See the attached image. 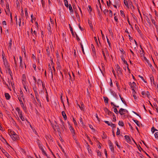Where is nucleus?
Listing matches in <instances>:
<instances>
[{
	"label": "nucleus",
	"instance_id": "f257e3e1",
	"mask_svg": "<svg viewBox=\"0 0 158 158\" xmlns=\"http://www.w3.org/2000/svg\"><path fill=\"white\" fill-rule=\"evenodd\" d=\"M9 134L13 141H15L18 140L19 139L18 135L13 131H9Z\"/></svg>",
	"mask_w": 158,
	"mask_h": 158
},
{
	"label": "nucleus",
	"instance_id": "f03ea898",
	"mask_svg": "<svg viewBox=\"0 0 158 158\" xmlns=\"http://www.w3.org/2000/svg\"><path fill=\"white\" fill-rule=\"evenodd\" d=\"M15 110L17 112L20 118L21 119V120L22 121H24L25 119L23 117L22 111L21 110L19 109L18 107H17L15 108Z\"/></svg>",
	"mask_w": 158,
	"mask_h": 158
},
{
	"label": "nucleus",
	"instance_id": "7ed1b4c3",
	"mask_svg": "<svg viewBox=\"0 0 158 158\" xmlns=\"http://www.w3.org/2000/svg\"><path fill=\"white\" fill-rule=\"evenodd\" d=\"M38 145L39 148L41 150L43 154L47 156V155L45 151V147L42 144L40 143L39 142L38 143Z\"/></svg>",
	"mask_w": 158,
	"mask_h": 158
},
{
	"label": "nucleus",
	"instance_id": "20e7f679",
	"mask_svg": "<svg viewBox=\"0 0 158 158\" xmlns=\"http://www.w3.org/2000/svg\"><path fill=\"white\" fill-rule=\"evenodd\" d=\"M64 2L65 6L67 8L69 7V10H70V12H72L73 9L71 5L70 4H68V1L67 0H64Z\"/></svg>",
	"mask_w": 158,
	"mask_h": 158
},
{
	"label": "nucleus",
	"instance_id": "39448f33",
	"mask_svg": "<svg viewBox=\"0 0 158 158\" xmlns=\"http://www.w3.org/2000/svg\"><path fill=\"white\" fill-rule=\"evenodd\" d=\"M130 85L133 91V92H135V90L137 88L136 83L134 82H133L130 84Z\"/></svg>",
	"mask_w": 158,
	"mask_h": 158
},
{
	"label": "nucleus",
	"instance_id": "423d86ee",
	"mask_svg": "<svg viewBox=\"0 0 158 158\" xmlns=\"http://www.w3.org/2000/svg\"><path fill=\"white\" fill-rule=\"evenodd\" d=\"M6 14L8 15H9L11 17V13L10 11L9 5L8 3L6 4V9L5 10Z\"/></svg>",
	"mask_w": 158,
	"mask_h": 158
},
{
	"label": "nucleus",
	"instance_id": "0eeeda50",
	"mask_svg": "<svg viewBox=\"0 0 158 158\" xmlns=\"http://www.w3.org/2000/svg\"><path fill=\"white\" fill-rule=\"evenodd\" d=\"M2 56L4 65L5 66V67H7L8 66V63L6 58L4 57V56L3 54L2 55Z\"/></svg>",
	"mask_w": 158,
	"mask_h": 158
},
{
	"label": "nucleus",
	"instance_id": "6e6552de",
	"mask_svg": "<svg viewBox=\"0 0 158 158\" xmlns=\"http://www.w3.org/2000/svg\"><path fill=\"white\" fill-rule=\"evenodd\" d=\"M126 141L129 143H132V141L130 137L128 135H126L124 136Z\"/></svg>",
	"mask_w": 158,
	"mask_h": 158
},
{
	"label": "nucleus",
	"instance_id": "1a4fd4ad",
	"mask_svg": "<svg viewBox=\"0 0 158 158\" xmlns=\"http://www.w3.org/2000/svg\"><path fill=\"white\" fill-rule=\"evenodd\" d=\"M127 110L123 108H121L119 110V113L121 115H123L126 113Z\"/></svg>",
	"mask_w": 158,
	"mask_h": 158
},
{
	"label": "nucleus",
	"instance_id": "9d476101",
	"mask_svg": "<svg viewBox=\"0 0 158 158\" xmlns=\"http://www.w3.org/2000/svg\"><path fill=\"white\" fill-rule=\"evenodd\" d=\"M124 3L127 7L128 8H129V5L131 3V1L130 0H128L127 1V0H124Z\"/></svg>",
	"mask_w": 158,
	"mask_h": 158
},
{
	"label": "nucleus",
	"instance_id": "9b49d317",
	"mask_svg": "<svg viewBox=\"0 0 158 158\" xmlns=\"http://www.w3.org/2000/svg\"><path fill=\"white\" fill-rule=\"evenodd\" d=\"M68 123L69 124V128L71 131V132L72 133V134H75V132H74V130L73 128V127L70 125V123L69 122H68Z\"/></svg>",
	"mask_w": 158,
	"mask_h": 158
},
{
	"label": "nucleus",
	"instance_id": "f8f14e48",
	"mask_svg": "<svg viewBox=\"0 0 158 158\" xmlns=\"http://www.w3.org/2000/svg\"><path fill=\"white\" fill-rule=\"evenodd\" d=\"M104 122L105 123L107 124L109 126H110L111 127H115V125L114 124H113L111 122H109L107 121H105Z\"/></svg>",
	"mask_w": 158,
	"mask_h": 158
},
{
	"label": "nucleus",
	"instance_id": "ddd939ff",
	"mask_svg": "<svg viewBox=\"0 0 158 158\" xmlns=\"http://www.w3.org/2000/svg\"><path fill=\"white\" fill-rule=\"evenodd\" d=\"M121 58L122 59V61L123 62V63L124 64H125L127 65V69L129 70V69L128 66V64L126 61L124 59V58H123V56H121Z\"/></svg>",
	"mask_w": 158,
	"mask_h": 158
},
{
	"label": "nucleus",
	"instance_id": "4468645a",
	"mask_svg": "<svg viewBox=\"0 0 158 158\" xmlns=\"http://www.w3.org/2000/svg\"><path fill=\"white\" fill-rule=\"evenodd\" d=\"M19 59L20 61V67L22 69H23V64H22L23 59L21 56H19Z\"/></svg>",
	"mask_w": 158,
	"mask_h": 158
},
{
	"label": "nucleus",
	"instance_id": "2eb2a0df",
	"mask_svg": "<svg viewBox=\"0 0 158 158\" xmlns=\"http://www.w3.org/2000/svg\"><path fill=\"white\" fill-rule=\"evenodd\" d=\"M109 144L110 148L111 151L113 152H114V148L113 146L112 143L110 142L109 143Z\"/></svg>",
	"mask_w": 158,
	"mask_h": 158
},
{
	"label": "nucleus",
	"instance_id": "dca6fc26",
	"mask_svg": "<svg viewBox=\"0 0 158 158\" xmlns=\"http://www.w3.org/2000/svg\"><path fill=\"white\" fill-rule=\"evenodd\" d=\"M95 117L94 118V119L97 123H99V118L98 117V115L97 114H95L94 115Z\"/></svg>",
	"mask_w": 158,
	"mask_h": 158
},
{
	"label": "nucleus",
	"instance_id": "f3484780",
	"mask_svg": "<svg viewBox=\"0 0 158 158\" xmlns=\"http://www.w3.org/2000/svg\"><path fill=\"white\" fill-rule=\"evenodd\" d=\"M136 92H133L132 94H133V96L134 97V99L135 101H137L138 100L137 97L135 95Z\"/></svg>",
	"mask_w": 158,
	"mask_h": 158
},
{
	"label": "nucleus",
	"instance_id": "a211bd4d",
	"mask_svg": "<svg viewBox=\"0 0 158 158\" xmlns=\"http://www.w3.org/2000/svg\"><path fill=\"white\" fill-rule=\"evenodd\" d=\"M116 70L117 71V72H118L119 73H121V68L118 65H117L116 66Z\"/></svg>",
	"mask_w": 158,
	"mask_h": 158
},
{
	"label": "nucleus",
	"instance_id": "6ab92c4d",
	"mask_svg": "<svg viewBox=\"0 0 158 158\" xmlns=\"http://www.w3.org/2000/svg\"><path fill=\"white\" fill-rule=\"evenodd\" d=\"M150 80H151V84H152V83L153 82V84L155 85V83L154 82V78H153V76H151L150 77Z\"/></svg>",
	"mask_w": 158,
	"mask_h": 158
},
{
	"label": "nucleus",
	"instance_id": "aec40b11",
	"mask_svg": "<svg viewBox=\"0 0 158 158\" xmlns=\"http://www.w3.org/2000/svg\"><path fill=\"white\" fill-rule=\"evenodd\" d=\"M62 114L64 119L66 120L67 119V116L65 113L64 111H62Z\"/></svg>",
	"mask_w": 158,
	"mask_h": 158
},
{
	"label": "nucleus",
	"instance_id": "412c9836",
	"mask_svg": "<svg viewBox=\"0 0 158 158\" xmlns=\"http://www.w3.org/2000/svg\"><path fill=\"white\" fill-rule=\"evenodd\" d=\"M12 44V41L11 39L10 40V41L8 43V48L9 49H10L11 48V47Z\"/></svg>",
	"mask_w": 158,
	"mask_h": 158
},
{
	"label": "nucleus",
	"instance_id": "4be33fe9",
	"mask_svg": "<svg viewBox=\"0 0 158 158\" xmlns=\"http://www.w3.org/2000/svg\"><path fill=\"white\" fill-rule=\"evenodd\" d=\"M5 97L7 99H9L10 98V96L8 93H6L5 94Z\"/></svg>",
	"mask_w": 158,
	"mask_h": 158
},
{
	"label": "nucleus",
	"instance_id": "5701e85b",
	"mask_svg": "<svg viewBox=\"0 0 158 158\" xmlns=\"http://www.w3.org/2000/svg\"><path fill=\"white\" fill-rule=\"evenodd\" d=\"M133 120L134 121V122L136 124V125L138 126H139V127L140 126V125L139 123L138 120H134V119H133Z\"/></svg>",
	"mask_w": 158,
	"mask_h": 158
},
{
	"label": "nucleus",
	"instance_id": "b1692460",
	"mask_svg": "<svg viewBox=\"0 0 158 158\" xmlns=\"http://www.w3.org/2000/svg\"><path fill=\"white\" fill-rule=\"evenodd\" d=\"M2 151L6 156H8V153L5 150L3 149L2 150Z\"/></svg>",
	"mask_w": 158,
	"mask_h": 158
},
{
	"label": "nucleus",
	"instance_id": "393cba45",
	"mask_svg": "<svg viewBox=\"0 0 158 158\" xmlns=\"http://www.w3.org/2000/svg\"><path fill=\"white\" fill-rule=\"evenodd\" d=\"M154 135L155 139L158 140V132L155 133Z\"/></svg>",
	"mask_w": 158,
	"mask_h": 158
},
{
	"label": "nucleus",
	"instance_id": "a878e982",
	"mask_svg": "<svg viewBox=\"0 0 158 158\" xmlns=\"http://www.w3.org/2000/svg\"><path fill=\"white\" fill-rule=\"evenodd\" d=\"M118 125L121 126H124V123L123 121H119L118 123Z\"/></svg>",
	"mask_w": 158,
	"mask_h": 158
},
{
	"label": "nucleus",
	"instance_id": "bb28decb",
	"mask_svg": "<svg viewBox=\"0 0 158 158\" xmlns=\"http://www.w3.org/2000/svg\"><path fill=\"white\" fill-rule=\"evenodd\" d=\"M20 19H19V21L18 22H17V19H16V25L17 26V25H19V27L21 26V21H20Z\"/></svg>",
	"mask_w": 158,
	"mask_h": 158
},
{
	"label": "nucleus",
	"instance_id": "cd10ccee",
	"mask_svg": "<svg viewBox=\"0 0 158 158\" xmlns=\"http://www.w3.org/2000/svg\"><path fill=\"white\" fill-rule=\"evenodd\" d=\"M37 83L38 84V86H41V84L42 83V82L41 80L39 79L37 80Z\"/></svg>",
	"mask_w": 158,
	"mask_h": 158
},
{
	"label": "nucleus",
	"instance_id": "c85d7f7f",
	"mask_svg": "<svg viewBox=\"0 0 158 158\" xmlns=\"http://www.w3.org/2000/svg\"><path fill=\"white\" fill-rule=\"evenodd\" d=\"M25 16L26 17V18H27L28 16V13L27 11V8H25Z\"/></svg>",
	"mask_w": 158,
	"mask_h": 158
},
{
	"label": "nucleus",
	"instance_id": "c756f323",
	"mask_svg": "<svg viewBox=\"0 0 158 158\" xmlns=\"http://www.w3.org/2000/svg\"><path fill=\"white\" fill-rule=\"evenodd\" d=\"M104 99L105 102L106 103H108V98H107L104 97Z\"/></svg>",
	"mask_w": 158,
	"mask_h": 158
},
{
	"label": "nucleus",
	"instance_id": "7c9ffc66",
	"mask_svg": "<svg viewBox=\"0 0 158 158\" xmlns=\"http://www.w3.org/2000/svg\"><path fill=\"white\" fill-rule=\"evenodd\" d=\"M156 131H157V130L155 129L153 127L151 129V131L152 133H154Z\"/></svg>",
	"mask_w": 158,
	"mask_h": 158
},
{
	"label": "nucleus",
	"instance_id": "2f4dec72",
	"mask_svg": "<svg viewBox=\"0 0 158 158\" xmlns=\"http://www.w3.org/2000/svg\"><path fill=\"white\" fill-rule=\"evenodd\" d=\"M116 134L117 135H119L120 134V131L118 128L117 129V131Z\"/></svg>",
	"mask_w": 158,
	"mask_h": 158
},
{
	"label": "nucleus",
	"instance_id": "473e14b6",
	"mask_svg": "<svg viewBox=\"0 0 158 158\" xmlns=\"http://www.w3.org/2000/svg\"><path fill=\"white\" fill-rule=\"evenodd\" d=\"M20 105H21V107L23 108V110H25L26 109V108L24 106L23 103V102L21 103Z\"/></svg>",
	"mask_w": 158,
	"mask_h": 158
},
{
	"label": "nucleus",
	"instance_id": "72a5a7b5",
	"mask_svg": "<svg viewBox=\"0 0 158 158\" xmlns=\"http://www.w3.org/2000/svg\"><path fill=\"white\" fill-rule=\"evenodd\" d=\"M114 112L115 114H118V113H119L117 109L116 108L114 109Z\"/></svg>",
	"mask_w": 158,
	"mask_h": 158
},
{
	"label": "nucleus",
	"instance_id": "f704fd0d",
	"mask_svg": "<svg viewBox=\"0 0 158 158\" xmlns=\"http://www.w3.org/2000/svg\"><path fill=\"white\" fill-rule=\"evenodd\" d=\"M50 23H50L51 24V26H53V25H54V24L51 19L50 18Z\"/></svg>",
	"mask_w": 158,
	"mask_h": 158
},
{
	"label": "nucleus",
	"instance_id": "c9c22d12",
	"mask_svg": "<svg viewBox=\"0 0 158 158\" xmlns=\"http://www.w3.org/2000/svg\"><path fill=\"white\" fill-rule=\"evenodd\" d=\"M20 96L21 97L23 98V99L24 100V97L23 96V92L21 91H20Z\"/></svg>",
	"mask_w": 158,
	"mask_h": 158
},
{
	"label": "nucleus",
	"instance_id": "e433bc0d",
	"mask_svg": "<svg viewBox=\"0 0 158 158\" xmlns=\"http://www.w3.org/2000/svg\"><path fill=\"white\" fill-rule=\"evenodd\" d=\"M33 34H32L33 36H36L37 32L35 31H34L33 32Z\"/></svg>",
	"mask_w": 158,
	"mask_h": 158
},
{
	"label": "nucleus",
	"instance_id": "4c0bfd02",
	"mask_svg": "<svg viewBox=\"0 0 158 158\" xmlns=\"http://www.w3.org/2000/svg\"><path fill=\"white\" fill-rule=\"evenodd\" d=\"M120 14L123 17H125V15H124V12L122 10L120 11Z\"/></svg>",
	"mask_w": 158,
	"mask_h": 158
},
{
	"label": "nucleus",
	"instance_id": "58836bf2",
	"mask_svg": "<svg viewBox=\"0 0 158 158\" xmlns=\"http://www.w3.org/2000/svg\"><path fill=\"white\" fill-rule=\"evenodd\" d=\"M61 121V127L63 129V127H64V122L62 120H60Z\"/></svg>",
	"mask_w": 158,
	"mask_h": 158
},
{
	"label": "nucleus",
	"instance_id": "ea45409f",
	"mask_svg": "<svg viewBox=\"0 0 158 158\" xmlns=\"http://www.w3.org/2000/svg\"><path fill=\"white\" fill-rule=\"evenodd\" d=\"M102 52H103V56L104 57V59L105 60H106V55L105 53L103 51H102Z\"/></svg>",
	"mask_w": 158,
	"mask_h": 158
},
{
	"label": "nucleus",
	"instance_id": "a19ab883",
	"mask_svg": "<svg viewBox=\"0 0 158 158\" xmlns=\"http://www.w3.org/2000/svg\"><path fill=\"white\" fill-rule=\"evenodd\" d=\"M105 52H106V55L107 56H109V53H108V52L107 51V49H105Z\"/></svg>",
	"mask_w": 158,
	"mask_h": 158
},
{
	"label": "nucleus",
	"instance_id": "79ce46f5",
	"mask_svg": "<svg viewBox=\"0 0 158 158\" xmlns=\"http://www.w3.org/2000/svg\"><path fill=\"white\" fill-rule=\"evenodd\" d=\"M97 154L98 156H101V153L99 151H97Z\"/></svg>",
	"mask_w": 158,
	"mask_h": 158
},
{
	"label": "nucleus",
	"instance_id": "37998d69",
	"mask_svg": "<svg viewBox=\"0 0 158 158\" xmlns=\"http://www.w3.org/2000/svg\"><path fill=\"white\" fill-rule=\"evenodd\" d=\"M73 122L75 124V125H77V122L75 120V119H74V118H73Z\"/></svg>",
	"mask_w": 158,
	"mask_h": 158
},
{
	"label": "nucleus",
	"instance_id": "c03bdc74",
	"mask_svg": "<svg viewBox=\"0 0 158 158\" xmlns=\"http://www.w3.org/2000/svg\"><path fill=\"white\" fill-rule=\"evenodd\" d=\"M111 105H113L115 107H119L118 106L115 105L113 102H111Z\"/></svg>",
	"mask_w": 158,
	"mask_h": 158
},
{
	"label": "nucleus",
	"instance_id": "a18cd8bd",
	"mask_svg": "<svg viewBox=\"0 0 158 158\" xmlns=\"http://www.w3.org/2000/svg\"><path fill=\"white\" fill-rule=\"evenodd\" d=\"M109 15L110 16L112 17V12L111 10L109 11Z\"/></svg>",
	"mask_w": 158,
	"mask_h": 158
},
{
	"label": "nucleus",
	"instance_id": "49530a36",
	"mask_svg": "<svg viewBox=\"0 0 158 158\" xmlns=\"http://www.w3.org/2000/svg\"><path fill=\"white\" fill-rule=\"evenodd\" d=\"M106 39H107V42L109 46L110 47V41L107 38V37L106 38Z\"/></svg>",
	"mask_w": 158,
	"mask_h": 158
},
{
	"label": "nucleus",
	"instance_id": "de8ad7c7",
	"mask_svg": "<svg viewBox=\"0 0 158 158\" xmlns=\"http://www.w3.org/2000/svg\"><path fill=\"white\" fill-rule=\"evenodd\" d=\"M94 40H95V41L96 43L97 44V45H98V41H97V39L96 38V37H94Z\"/></svg>",
	"mask_w": 158,
	"mask_h": 158
},
{
	"label": "nucleus",
	"instance_id": "09e8293b",
	"mask_svg": "<svg viewBox=\"0 0 158 158\" xmlns=\"http://www.w3.org/2000/svg\"><path fill=\"white\" fill-rule=\"evenodd\" d=\"M132 112L134 113V114H135L136 115H137L139 117L141 118V116L140 115H139V114H138L136 112H135L134 111H132Z\"/></svg>",
	"mask_w": 158,
	"mask_h": 158
},
{
	"label": "nucleus",
	"instance_id": "8fccbe9b",
	"mask_svg": "<svg viewBox=\"0 0 158 158\" xmlns=\"http://www.w3.org/2000/svg\"><path fill=\"white\" fill-rule=\"evenodd\" d=\"M147 62L148 63V65L150 67H151L152 66V64L149 63L148 60H147Z\"/></svg>",
	"mask_w": 158,
	"mask_h": 158
},
{
	"label": "nucleus",
	"instance_id": "3c124183",
	"mask_svg": "<svg viewBox=\"0 0 158 158\" xmlns=\"http://www.w3.org/2000/svg\"><path fill=\"white\" fill-rule=\"evenodd\" d=\"M141 94L144 96H145L146 95V93L145 91H144L142 92Z\"/></svg>",
	"mask_w": 158,
	"mask_h": 158
},
{
	"label": "nucleus",
	"instance_id": "603ef678",
	"mask_svg": "<svg viewBox=\"0 0 158 158\" xmlns=\"http://www.w3.org/2000/svg\"><path fill=\"white\" fill-rule=\"evenodd\" d=\"M114 20H115V21L118 23V18L116 16H114Z\"/></svg>",
	"mask_w": 158,
	"mask_h": 158
},
{
	"label": "nucleus",
	"instance_id": "864d4df0",
	"mask_svg": "<svg viewBox=\"0 0 158 158\" xmlns=\"http://www.w3.org/2000/svg\"><path fill=\"white\" fill-rule=\"evenodd\" d=\"M79 121H80V123L82 124H83V121L82 120V118H80V119H79Z\"/></svg>",
	"mask_w": 158,
	"mask_h": 158
},
{
	"label": "nucleus",
	"instance_id": "5fc2aeb1",
	"mask_svg": "<svg viewBox=\"0 0 158 158\" xmlns=\"http://www.w3.org/2000/svg\"><path fill=\"white\" fill-rule=\"evenodd\" d=\"M115 143L116 144V145L117 146V147L118 148H120V146L118 144V143H117V141H115Z\"/></svg>",
	"mask_w": 158,
	"mask_h": 158
},
{
	"label": "nucleus",
	"instance_id": "6e6d98bb",
	"mask_svg": "<svg viewBox=\"0 0 158 158\" xmlns=\"http://www.w3.org/2000/svg\"><path fill=\"white\" fill-rule=\"evenodd\" d=\"M104 152H105V155H106V157H107V153L106 149H105L104 150Z\"/></svg>",
	"mask_w": 158,
	"mask_h": 158
},
{
	"label": "nucleus",
	"instance_id": "4d7b16f0",
	"mask_svg": "<svg viewBox=\"0 0 158 158\" xmlns=\"http://www.w3.org/2000/svg\"><path fill=\"white\" fill-rule=\"evenodd\" d=\"M146 94L147 97H149L150 95L148 91H147L146 93Z\"/></svg>",
	"mask_w": 158,
	"mask_h": 158
},
{
	"label": "nucleus",
	"instance_id": "13d9d810",
	"mask_svg": "<svg viewBox=\"0 0 158 158\" xmlns=\"http://www.w3.org/2000/svg\"><path fill=\"white\" fill-rule=\"evenodd\" d=\"M89 145H87V149H88V152L89 153H90V149H89Z\"/></svg>",
	"mask_w": 158,
	"mask_h": 158
},
{
	"label": "nucleus",
	"instance_id": "bf43d9fd",
	"mask_svg": "<svg viewBox=\"0 0 158 158\" xmlns=\"http://www.w3.org/2000/svg\"><path fill=\"white\" fill-rule=\"evenodd\" d=\"M2 23L3 25H6V22L5 21H3L2 22Z\"/></svg>",
	"mask_w": 158,
	"mask_h": 158
},
{
	"label": "nucleus",
	"instance_id": "052dcab7",
	"mask_svg": "<svg viewBox=\"0 0 158 158\" xmlns=\"http://www.w3.org/2000/svg\"><path fill=\"white\" fill-rule=\"evenodd\" d=\"M32 66H33V67L34 68V69L35 70H36V65L35 64H33Z\"/></svg>",
	"mask_w": 158,
	"mask_h": 158
},
{
	"label": "nucleus",
	"instance_id": "680f3d73",
	"mask_svg": "<svg viewBox=\"0 0 158 158\" xmlns=\"http://www.w3.org/2000/svg\"><path fill=\"white\" fill-rule=\"evenodd\" d=\"M129 125L131 129L133 130V127L130 123H129Z\"/></svg>",
	"mask_w": 158,
	"mask_h": 158
},
{
	"label": "nucleus",
	"instance_id": "e2e57ef3",
	"mask_svg": "<svg viewBox=\"0 0 158 158\" xmlns=\"http://www.w3.org/2000/svg\"><path fill=\"white\" fill-rule=\"evenodd\" d=\"M92 50L93 52L94 51V45H92Z\"/></svg>",
	"mask_w": 158,
	"mask_h": 158
},
{
	"label": "nucleus",
	"instance_id": "0e129e2a",
	"mask_svg": "<svg viewBox=\"0 0 158 158\" xmlns=\"http://www.w3.org/2000/svg\"><path fill=\"white\" fill-rule=\"evenodd\" d=\"M81 47L82 50V52H83V53L84 54V53H84V48H83V47L82 45H81Z\"/></svg>",
	"mask_w": 158,
	"mask_h": 158
},
{
	"label": "nucleus",
	"instance_id": "69168bd1",
	"mask_svg": "<svg viewBox=\"0 0 158 158\" xmlns=\"http://www.w3.org/2000/svg\"><path fill=\"white\" fill-rule=\"evenodd\" d=\"M49 27H48V29L49 30H51V24L50 23H49Z\"/></svg>",
	"mask_w": 158,
	"mask_h": 158
},
{
	"label": "nucleus",
	"instance_id": "338daca9",
	"mask_svg": "<svg viewBox=\"0 0 158 158\" xmlns=\"http://www.w3.org/2000/svg\"><path fill=\"white\" fill-rule=\"evenodd\" d=\"M110 86H112V85H113L112 82V81H111V79H110Z\"/></svg>",
	"mask_w": 158,
	"mask_h": 158
},
{
	"label": "nucleus",
	"instance_id": "774afa93",
	"mask_svg": "<svg viewBox=\"0 0 158 158\" xmlns=\"http://www.w3.org/2000/svg\"><path fill=\"white\" fill-rule=\"evenodd\" d=\"M7 158H12V157L9 154L8 156H6Z\"/></svg>",
	"mask_w": 158,
	"mask_h": 158
}]
</instances>
